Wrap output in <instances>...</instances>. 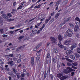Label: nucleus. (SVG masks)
<instances>
[{"instance_id":"nucleus-13","label":"nucleus","mask_w":80,"mask_h":80,"mask_svg":"<svg viewBox=\"0 0 80 80\" xmlns=\"http://www.w3.org/2000/svg\"><path fill=\"white\" fill-rule=\"evenodd\" d=\"M57 76L58 78H60L61 77H62V76H63V73H59V74H58Z\"/></svg>"},{"instance_id":"nucleus-39","label":"nucleus","mask_w":80,"mask_h":80,"mask_svg":"<svg viewBox=\"0 0 80 80\" xmlns=\"http://www.w3.org/2000/svg\"><path fill=\"white\" fill-rule=\"evenodd\" d=\"M75 20H77V21H78V22L80 20V19L79 18H78V17H77L76 18H75Z\"/></svg>"},{"instance_id":"nucleus-55","label":"nucleus","mask_w":80,"mask_h":80,"mask_svg":"<svg viewBox=\"0 0 80 80\" xmlns=\"http://www.w3.org/2000/svg\"><path fill=\"white\" fill-rule=\"evenodd\" d=\"M9 56L11 57H13V54H10L9 55Z\"/></svg>"},{"instance_id":"nucleus-64","label":"nucleus","mask_w":80,"mask_h":80,"mask_svg":"<svg viewBox=\"0 0 80 80\" xmlns=\"http://www.w3.org/2000/svg\"><path fill=\"white\" fill-rule=\"evenodd\" d=\"M0 64H3V62L0 59Z\"/></svg>"},{"instance_id":"nucleus-10","label":"nucleus","mask_w":80,"mask_h":80,"mask_svg":"<svg viewBox=\"0 0 80 80\" xmlns=\"http://www.w3.org/2000/svg\"><path fill=\"white\" fill-rule=\"evenodd\" d=\"M67 40L68 41V42L69 43H72L73 42V39L71 38L68 39H67Z\"/></svg>"},{"instance_id":"nucleus-9","label":"nucleus","mask_w":80,"mask_h":80,"mask_svg":"<svg viewBox=\"0 0 80 80\" xmlns=\"http://www.w3.org/2000/svg\"><path fill=\"white\" fill-rule=\"evenodd\" d=\"M58 38L59 41H62L63 40V38L61 35H59L58 37Z\"/></svg>"},{"instance_id":"nucleus-52","label":"nucleus","mask_w":80,"mask_h":80,"mask_svg":"<svg viewBox=\"0 0 80 80\" xmlns=\"http://www.w3.org/2000/svg\"><path fill=\"white\" fill-rule=\"evenodd\" d=\"M68 0H65L64 1V3L65 4H67L68 3Z\"/></svg>"},{"instance_id":"nucleus-33","label":"nucleus","mask_w":80,"mask_h":80,"mask_svg":"<svg viewBox=\"0 0 80 80\" xmlns=\"http://www.w3.org/2000/svg\"><path fill=\"white\" fill-rule=\"evenodd\" d=\"M11 76L13 77V78H15V77H16V76L13 74H11Z\"/></svg>"},{"instance_id":"nucleus-29","label":"nucleus","mask_w":80,"mask_h":80,"mask_svg":"<svg viewBox=\"0 0 80 80\" xmlns=\"http://www.w3.org/2000/svg\"><path fill=\"white\" fill-rule=\"evenodd\" d=\"M25 76V75L24 74H22L21 75L20 77L21 78H23V77H24Z\"/></svg>"},{"instance_id":"nucleus-7","label":"nucleus","mask_w":80,"mask_h":80,"mask_svg":"<svg viewBox=\"0 0 80 80\" xmlns=\"http://www.w3.org/2000/svg\"><path fill=\"white\" fill-rule=\"evenodd\" d=\"M51 18H52V17L51 16H50L49 17L48 19H46L45 22V23H46V24H47V23H48V22H49V21H50V20L51 19Z\"/></svg>"},{"instance_id":"nucleus-1","label":"nucleus","mask_w":80,"mask_h":80,"mask_svg":"<svg viewBox=\"0 0 80 80\" xmlns=\"http://www.w3.org/2000/svg\"><path fill=\"white\" fill-rule=\"evenodd\" d=\"M2 17L3 18H4L6 20H7L8 22H12V21H13L14 20V19H11V18L6 16V15H5V14H2Z\"/></svg>"},{"instance_id":"nucleus-44","label":"nucleus","mask_w":80,"mask_h":80,"mask_svg":"<svg viewBox=\"0 0 80 80\" xmlns=\"http://www.w3.org/2000/svg\"><path fill=\"white\" fill-rule=\"evenodd\" d=\"M31 64L32 66H33L34 64H35V61H32L31 62Z\"/></svg>"},{"instance_id":"nucleus-59","label":"nucleus","mask_w":80,"mask_h":80,"mask_svg":"<svg viewBox=\"0 0 80 80\" xmlns=\"http://www.w3.org/2000/svg\"><path fill=\"white\" fill-rule=\"evenodd\" d=\"M16 5V2H14L12 5L13 7H14V6H15Z\"/></svg>"},{"instance_id":"nucleus-61","label":"nucleus","mask_w":80,"mask_h":80,"mask_svg":"<svg viewBox=\"0 0 80 80\" xmlns=\"http://www.w3.org/2000/svg\"><path fill=\"white\" fill-rule=\"evenodd\" d=\"M12 60H13V59L12 58H9L8 59V61H12Z\"/></svg>"},{"instance_id":"nucleus-11","label":"nucleus","mask_w":80,"mask_h":80,"mask_svg":"<svg viewBox=\"0 0 80 80\" xmlns=\"http://www.w3.org/2000/svg\"><path fill=\"white\" fill-rule=\"evenodd\" d=\"M13 61H8L7 62L8 64L9 65H10V66L11 67H12L13 66Z\"/></svg>"},{"instance_id":"nucleus-18","label":"nucleus","mask_w":80,"mask_h":80,"mask_svg":"<svg viewBox=\"0 0 80 80\" xmlns=\"http://www.w3.org/2000/svg\"><path fill=\"white\" fill-rule=\"evenodd\" d=\"M70 58H71V59H72V60H74L75 59V56L73 55H71L70 56Z\"/></svg>"},{"instance_id":"nucleus-34","label":"nucleus","mask_w":80,"mask_h":80,"mask_svg":"<svg viewBox=\"0 0 80 80\" xmlns=\"http://www.w3.org/2000/svg\"><path fill=\"white\" fill-rule=\"evenodd\" d=\"M66 60H67L68 62H72L71 60L67 58H66Z\"/></svg>"},{"instance_id":"nucleus-19","label":"nucleus","mask_w":80,"mask_h":80,"mask_svg":"<svg viewBox=\"0 0 80 80\" xmlns=\"http://www.w3.org/2000/svg\"><path fill=\"white\" fill-rule=\"evenodd\" d=\"M40 54H39V55L37 56V57L36 58V61H37V62H38V60H39V59H40Z\"/></svg>"},{"instance_id":"nucleus-37","label":"nucleus","mask_w":80,"mask_h":80,"mask_svg":"<svg viewBox=\"0 0 80 80\" xmlns=\"http://www.w3.org/2000/svg\"><path fill=\"white\" fill-rule=\"evenodd\" d=\"M42 51V49H40L39 51H38L36 52L37 53H40Z\"/></svg>"},{"instance_id":"nucleus-50","label":"nucleus","mask_w":80,"mask_h":80,"mask_svg":"<svg viewBox=\"0 0 80 80\" xmlns=\"http://www.w3.org/2000/svg\"><path fill=\"white\" fill-rule=\"evenodd\" d=\"M72 68H74V69H77V68L76 67H75L73 65L72 66Z\"/></svg>"},{"instance_id":"nucleus-41","label":"nucleus","mask_w":80,"mask_h":80,"mask_svg":"<svg viewBox=\"0 0 80 80\" xmlns=\"http://www.w3.org/2000/svg\"><path fill=\"white\" fill-rule=\"evenodd\" d=\"M2 37H4V38H5V37H8V35H6V34H3L2 35Z\"/></svg>"},{"instance_id":"nucleus-12","label":"nucleus","mask_w":80,"mask_h":80,"mask_svg":"<svg viewBox=\"0 0 80 80\" xmlns=\"http://www.w3.org/2000/svg\"><path fill=\"white\" fill-rule=\"evenodd\" d=\"M60 3H61V0H58V1L56 3L55 7H56V6L59 5Z\"/></svg>"},{"instance_id":"nucleus-4","label":"nucleus","mask_w":80,"mask_h":80,"mask_svg":"<svg viewBox=\"0 0 80 80\" xmlns=\"http://www.w3.org/2000/svg\"><path fill=\"white\" fill-rule=\"evenodd\" d=\"M51 41L52 42V43H56L57 42H56V39L55 38L53 37H50Z\"/></svg>"},{"instance_id":"nucleus-51","label":"nucleus","mask_w":80,"mask_h":80,"mask_svg":"<svg viewBox=\"0 0 80 80\" xmlns=\"http://www.w3.org/2000/svg\"><path fill=\"white\" fill-rule=\"evenodd\" d=\"M23 38V36H20L19 38H18V39L19 40H21V39H22Z\"/></svg>"},{"instance_id":"nucleus-54","label":"nucleus","mask_w":80,"mask_h":80,"mask_svg":"<svg viewBox=\"0 0 80 80\" xmlns=\"http://www.w3.org/2000/svg\"><path fill=\"white\" fill-rule=\"evenodd\" d=\"M45 25H46L44 23L43 24L42 26L41 27L43 29L44 28H45Z\"/></svg>"},{"instance_id":"nucleus-23","label":"nucleus","mask_w":80,"mask_h":80,"mask_svg":"<svg viewBox=\"0 0 80 80\" xmlns=\"http://www.w3.org/2000/svg\"><path fill=\"white\" fill-rule=\"evenodd\" d=\"M47 72L46 71H45L44 74V79H45V78H46V77H47Z\"/></svg>"},{"instance_id":"nucleus-36","label":"nucleus","mask_w":80,"mask_h":80,"mask_svg":"<svg viewBox=\"0 0 80 80\" xmlns=\"http://www.w3.org/2000/svg\"><path fill=\"white\" fill-rule=\"evenodd\" d=\"M31 62H34V58L31 57Z\"/></svg>"},{"instance_id":"nucleus-63","label":"nucleus","mask_w":80,"mask_h":80,"mask_svg":"<svg viewBox=\"0 0 80 80\" xmlns=\"http://www.w3.org/2000/svg\"><path fill=\"white\" fill-rule=\"evenodd\" d=\"M12 12H16V11H17V10H16V9H12Z\"/></svg>"},{"instance_id":"nucleus-2","label":"nucleus","mask_w":80,"mask_h":80,"mask_svg":"<svg viewBox=\"0 0 80 80\" xmlns=\"http://www.w3.org/2000/svg\"><path fill=\"white\" fill-rule=\"evenodd\" d=\"M66 33L67 35H68V36H69V37H72V35H73L72 31V30L70 29H68L67 30L66 32Z\"/></svg>"},{"instance_id":"nucleus-20","label":"nucleus","mask_w":80,"mask_h":80,"mask_svg":"<svg viewBox=\"0 0 80 80\" xmlns=\"http://www.w3.org/2000/svg\"><path fill=\"white\" fill-rule=\"evenodd\" d=\"M64 44L67 45L70 44V43L68 42V40H66L65 42H64Z\"/></svg>"},{"instance_id":"nucleus-6","label":"nucleus","mask_w":80,"mask_h":80,"mask_svg":"<svg viewBox=\"0 0 80 80\" xmlns=\"http://www.w3.org/2000/svg\"><path fill=\"white\" fill-rule=\"evenodd\" d=\"M72 53H73V52L71 50H68L66 52V53L68 56L70 55V54Z\"/></svg>"},{"instance_id":"nucleus-16","label":"nucleus","mask_w":80,"mask_h":80,"mask_svg":"<svg viewBox=\"0 0 80 80\" xmlns=\"http://www.w3.org/2000/svg\"><path fill=\"white\" fill-rule=\"evenodd\" d=\"M71 19V17L68 18H67V20H64V22L65 23H67L68 22H69V20Z\"/></svg>"},{"instance_id":"nucleus-43","label":"nucleus","mask_w":80,"mask_h":80,"mask_svg":"<svg viewBox=\"0 0 80 80\" xmlns=\"http://www.w3.org/2000/svg\"><path fill=\"white\" fill-rule=\"evenodd\" d=\"M54 18H52L51 19L50 21V22H51V23H52V22H53L54 21Z\"/></svg>"},{"instance_id":"nucleus-27","label":"nucleus","mask_w":80,"mask_h":80,"mask_svg":"<svg viewBox=\"0 0 80 80\" xmlns=\"http://www.w3.org/2000/svg\"><path fill=\"white\" fill-rule=\"evenodd\" d=\"M69 25L70 27H73V26H74V25H73V23L72 22L69 23Z\"/></svg>"},{"instance_id":"nucleus-42","label":"nucleus","mask_w":80,"mask_h":80,"mask_svg":"<svg viewBox=\"0 0 80 80\" xmlns=\"http://www.w3.org/2000/svg\"><path fill=\"white\" fill-rule=\"evenodd\" d=\"M76 58H79V57H80V55L78 54H76Z\"/></svg>"},{"instance_id":"nucleus-56","label":"nucleus","mask_w":80,"mask_h":80,"mask_svg":"<svg viewBox=\"0 0 80 80\" xmlns=\"http://www.w3.org/2000/svg\"><path fill=\"white\" fill-rule=\"evenodd\" d=\"M67 65H68V66H71V65H72L71 64V63H70L69 62H68L67 63Z\"/></svg>"},{"instance_id":"nucleus-17","label":"nucleus","mask_w":80,"mask_h":80,"mask_svg":"<svg viewBox=\"0 0 80 80\" xmlns=\"http://www.w3.org/2000/svg\"><path fill=\"white\" fill-rule=\"evenodd\" d=\"M75 37H76V38H79L80 37V35L78 33H75Z\"/></svg>"},{"instance_id":"nucleus-5","label":"nucleus","mask_w":80,"mask_h":80,"mask_svg":"<svg viewBox=\"0 0 80 80\" xmlns=\"http://www.w3.org/2000/svg\"><path fill=\"white\" fill-rule=\"evenodd\" d=\"M74 30L75 32H77V31H78L79 30H80V28L78 26H75V27L74 28Z\"/></svg>"},{"instance_id":"nucleus-21","label":"nucleus","mask_w":80,"mask_h":80,"mask_svg":"<svg viewBox=\"0 0 80 80\" xmlns=\"http://www.w3.org/2000/svg\"><path fill=\"white\" fill-rule=\"evenodd\" d=\"M63 73H70V71L68 70H64L63 71Z\"/></svg>"},{"instance_id":"nucleus-58","label":"nucleus","mask_w":80,"mask_h":80,"mask_svg":"<svg viewBox=\"0 0 80 80\" xmlns=\"http://www.w3.org/2000/svg\"><path fill=\"white\" fill-rule=\"evenodd\" d=\"M72 65L74 66H77V63H72Z\"/></svg>"},{"instance_id":"nucleus-14","label":"nucleus","mask_w":80,"mask_h":80,"mask_svg":"<svg viewBox=\"0 0 80 80\" xmlns=\"http://www.w3.org/2000/svg\"><path fill=\"white\" fill-rule=\"evenodd\" d=\"M3 21L2 20V18L0 17V25H3Z\"/></svg>"},{"instance_id":"nucleus-15","label":"nucleus","mask_w":80,"mask_h":80,"mask_svg":"<svg viewBox=\"0 0 80 80\" xmlns=\"http://www.w3.org/2000/svg\"><path fill=\"white\" fill-rule=\"evenodd\" d=\"M60 14V12H58L55 15V18L56 19H57V18H58V17H59Z\"/></svg>"},{"instance_id":"nucleus-49","label":"nucleus","mask_w":80,"mask_h":80,"mask_svg":"<svg viewBox=\"0 0 80 80\" xmlns=\"http://www.w3.org/2000/svg\"><path fill=\"white\" fill-rule=\"evenodd\" d=\"M30 39V38L28 37H27L25 38V39L26 40H29Z\"/></svg>"},{"instance_id":"nucleus-24","label":"nucleus","mask_w":80,"mask_h":80,"mask_svg":"<svg viewBox=\"0 0 80 80\" xmlns=\"http://www.w3.org/2000/svg\"><path fill=\"white\" fill-rule=\"evenodd\" d=\"M55 14V12L53 11L51 13V16H53Z\"/></svg>"},{"instance_id":"nucleus-62","label":"nucleus","mask_w":80,"mask_h":80,"mask_svg":"<svg viewBox=\"0 0 80 80\" xmlns=\"http://www.w3.org/2000/svg\"><path fill=\"white\" fill-rule=\"evenodd\" d=\"M0 32H1V33H3V30L2 29H0Z\"/></svg>"},{"instance_id":"nucleus-28","label":"nucleus","mask_w":80,"mask_h":80,"mask_svg":"<svg viewBox=\"0 0 80 80\" xmlns=\"http://www.w3.org/2000/svg\"><path fill=\"white\" fill-rule=\"evenodd\" d=\"M77 52H78V53H79L80 52V48H77Z\"/></svg>"},{"instance_id":"nucleus-25","label":"nucleus","mask_w":80,"mask_h":80,"mask_svg":"<svg viewBox=\"0 0 80 80\" xmlns=\"http://www.w3.org/2000/svg\"><path fill=\"white\" fill-rule=\"evenodd\" d=\"M67 70H75L72 69L71 68H70L69 67H68L67 68Z\"/></svg>"},{"instance_id":"nucleus-32","label":"nucleus","mask_w":80,"mask_h":80,"mask_svg":"<svg viewBox=\"0 0 80 80\" xmlns=\"http://www.w3.org/2000/svg\"><path fill=\"white\" fill-rule=\"evenodd\" d=\"M40 46H41V45H40V44H38L35 47L37 49H38V48H39V47H40Z\"/></svg>"},{"instance_id":"nucleus-60","label":"nucleus","mask_w":80,"mask_h":80,"mask_svg":"<svg viewBox=\"0 0 80 80\" xmlns=\"http://www.w3.org/2000/svg\"><path fill=\"white\" fill-rule=\"evenodd\" d=\"M50 42L47 43V45H46L47 47H48V46H49V45H50Z\"/></svg>"},{"instance_id":"nucleus-53","label":"nucleus","mask_w":80,"mask_h":80,"mask_svg":"<svg viewBox=\"0 0 80 80\" xmlns=\"http://www.w3.org/2000/svg\"><path fill=\"white\" fill-rule=\"evenodd\" d=\"M48 59H46L45 62L46 65H47V64H48Z\"/></svg>"},{"instance_id":"nucleus-35","label":"nucleus","mask_w":80,"mask_h":80,"mask_svg":"<svg viewBox=\"0 0 80 80\" xmlns=\"http://www.w3.org/2000/svg\"><path fill=\"white\" fill-rule=\"evenodd\" d=\"M58 52V50H57V49L56 48L54 49V52L55 53H57Z\"/></svg>"},{"instance_id":"nucleus-48","label":"nucleus","mask_w":80,"mask_h":80,"mask_svg":"<svg viewBox=\"0 0 80 80\" xmlns=\"http://www.w3.org/2000/svg\"><path fill=\"white\" fill-rule=\"evenodd\" d=\"M42 22H40V23H38L37 24V26L38 27H39V26H40L41 24H42Z\"/></svg>"},{"instance_id":"nucleus-46","label":"nucleus","mask_w":80,"mask_h":80,"mask_svg":"<svg viewBox=\"0 0 80 80\" xmlns=\"http://www.w3.org/2000/svg\"><path fill=\"white\" fill-rule=\"evenodd\" d=\"M52 61L54 63H56V61H55V58H52Z\"/></svg>"},{"instance_id":"nucleus-47","label":"nucleus","mask_w":80,"mask_h":80,"mask_svg":"<svg viewBox=\"0 0 80 80\" xmlns=\"http://www.w3.org/2000/svg\"><path fill=\"white\" fill-rule=\"evenodd\" d=\"M73 48H75L73 46V45H72L70 47V49H71V50H73Z\"/></svg>"},{"instance_id":"nucleus-31","label":"nucleus","mask_w":80,"mask_h":80,"mask_svg":"<svg viewBox=\"0 0 80 80\" xmlns=\"http://www.w3.org/2000/svg\"><path fill=\"white\" fill-rule=\"evenodd\" d=\"M40 7H41V5H40V4H39L38 6H35V8H40Z\"/></svg>"},{"instance_id":"nucleus-26","label":"nucleus","mask_w":80,"mask_h":80,"mask_svg":"<svg viewBox=\"0 0 80 80\" xmlns=\"http://www.w3.org/2000/svg\"><path fill=\"white\" fill-rule=\"evenodd\" d=\"M7 16L10 17H12V14H11V13H7Z\"/></svg>"},{"instance_id":"nucleus-30","label":"nucleus","mask_w":80,"mask_h":80,"mask_svg":"<svg viewBox=\"0 0 80 80\" xmlns=\"http://www.w3.org/2000/svg\"><path fill=\"white\" fill-rule=\"evenodd\" d=\"M72 46L74 47L75 48H76V47H77V44L74 43Z\"/></svg>"},{"instance_id":"nucleus-22","label":"nucleus","mask_w":80,"mask_h":80,"mask_svg":"<svg viewBox=\"0 0 80 80\" xmlns=\"http://www.w3.org/2000/svg\"><path fill=\"white\" fill-rule=\"evenodd\" d=\"M50 53H47V56L46 57V59H48V58H49L50 57Z\"/></svg>"},{"instance_id":"nucleus-40","label":"nucleus","mask_w":80,"mask_h":80,"mask_svg":"<svg viewBox=\"0 0 80 80\" xmlns=\"http://www.w3.org/2000/svg\"><path fill=\"white\" fill-rule=\"evenodd\" d=\"M22 8V6H20L18 8V9L19 10V9L20 10H21Z\"/></svg>"},{"instance_id":"nucleus-38","label":"nucleus","mask_w":80,"mask_h":80,"mask_svg":"<svg viewBox=\"0 0 80 80\" xmlns=\"http://www.w3.org/2000/svg\"><path fill=\"white\" fill-rule=\"evenodd\" d=\"M67 12H68V11H66L64 12V13H63V15H66V14H67Z\"/></svg>"},{"instance_id":"nucleus-8","label":"nucleus","mask_w":80,"mask_h":80,"mask_svg":"<svg viewBox=\"0 0 80 80\" xmlns=\"http://www.w3.org/2000/svg\"><path fill=\"white\" fill-rule=\"evenodd\" d=\"M68 78V76H63L61 77L60 78V80H65L66 78Z\"/></svg>"},{"instance_id":"nucleus-57","label":"nucleus","mask_w":80,"mask_h":80,"mask_svg":"<svg viewBox=\"0 0 80 80\" xmlns=\"http://www.w3.org/2000/svg\"><path fill=\"white\" fill-rule=\"evenodd\" d=\"M21 62V59H19L17 61L18 63H20Z\"/></svg>"},{"instance_id":"nucleus-3","label":"nucleus","mask_w":80,"mask_h":80,"mask_svg":"<svg viewBox=\"0 0 80 80\" xmlns=\"http://www.w3.org/2000/svg\"><path fill=\"white\" fill-rule=\"evenodd\" d=\"M58 45L59 46V47L61 49H62L63 50H66L67 49H66V47L63 46L61 42H59L58 44Z\"/></svg>"},{"instance_id":"nucleus-45","label":"nucleus","mask_w":80,"mask_h":80,"mask_svg":"<svg viewBox=\"0 0 80 80\" xmlns=\"http://www.w3.org/2000/svg\"><path fill=\"white\" fill-rule=\"evenodd\" d=\"M24 47H25V45L22 46L20 47H19V49H21V48H24Z\"/></svg>"}]
</instances>
